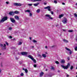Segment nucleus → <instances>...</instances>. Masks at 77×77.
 Returning <instances> with one entry per match:
<instances>
[{
  "label": "nucleus",
  "instance_id": "f257e3e1",
  "mask_svg": "<svg viewBox=\"0 0 77 77\" xmlns=\"http://www.w3.org/2000/svg\"><path fill=\"white\" fill-rule=\"evenodd\" d=\"M8 19V17H4L2 19L0 20V23H4L5 22V21L6 20H7Z\"/></svg>",
  "mask_w": 77,
  "mask_h": 77
},
{
  "label": "nucleus",
  "instance_id": "f03ea898",
  "mask_svg": "<svg viewBox=\"0 0 77 77\" xmlns=\"http://www.w3.org/2000/svg\"><path fill=\"white\" fill-rule=\"evenodd\" d=\"M69 66H70V64L69 63H68L67 65L66 66L63 65H61V66L63 68L66 69H68V67H69Z\"/></svg>",
  "mask_w": 77,
  "mask_h": 77
},
{
  "label": "nucleus",
  "instance_id": "7ed1b4c3",
  "mask_svg": "<svg viewBox=\"0 0 77 77\" xmlns=\"http://www.w3.org/2000/svg\"><path fill=\"white\" fill-rule=\"evenodd\" d=\"M28 57L29 58H30V59H31L32 60H33V62L34 63H36V60L34 59V58H33V57L32 56H31L30 55H29L28 56Z\"/></svg>",
  "mask_w": 77,
  "mask_h": 77
},
{
  "label": "nucleus",
  "instance_id": "20e7f679",
  "mask_svg": "<svg viewBox=\"0 0 77 77\" xmlns=\"http://www.w3.org/2000/svg\"><path fill=\"white\" fill-rule=\"evenodd\" d=\"M65 48L66 50L68 51L67 52V53L68 54H69L70 55H71V54H72V51H71V50L69 48Z\"/></svg>",
  "mask_w": 77,
  "mask_h": 77
},
{
  "label": "nucleus",
  "instance_id": "39448f33",
  "mask_svg": "<svg viewBox=\"0 0 77 77\" xmlns=\"http://www.w3.org/2000/svg\"><path fill=\"white\" fill-rule=\"evenodd\" d=\"M68 22V20L66 18H64L62 20V22L63 24H65L66 23H67V22Z\"/></svg>",
  "mask_w": 77,
  "mask_h": 77
},
{
  "label": "nucleus",
  "instance_id": "423d86ee",
  "mask_svg": "<svg viewBox=\"0 0 77 77\" xmlns=\"http://www.w3.org/2000/svg\"><path fill=\"white\" fill-rule=\"evenodd\" d=\"M4 46H3V45L2 44H1V47H2V49L4 50H5L6 48V44H4Z\"/></svg>",
  "mask_w": 77,
  "mask_h": 77
},
{
  "label": "nucleus",
  "instance_id": "0eeeda50",
  "mask_svg": "<svg viewBox=\"0 0 77 77\" xmlns=\"http://www.w3.org/2000/svg\"><path fill=\"white\" fill-rule=\"evenodd\" d=\"M51 8V7L50 6H48L47 7H46L44 8V9H48V11H51V10L50 9V8Z\"/></svg>",
  "mask_w": 77,
  "mask_h": 77
},
{
  "label": "nucleus",
  "instance_id": "6e6552de",
  "mask_svg": "<svg viewBox=\"0 0 77 77\" xmlns=\"http://www.w3.org/2000/svg\"><path fill=\"white\" fill-rule=\"evenodd\" d=\"M10 19L12 23H14L15 22V20H14V19L11 17Z\"/></svg>",
  "mask_w": 77,
  "mask_h": 77
},
{
  "label": "nucleus",
  "instance_id": "1a4fd4ad",
  "mask_svg": "<svg viewBox=\"0 0 77 77\" xmlns=\"http://www.w3.org/2000/svg\"><path fill=\"white\" fill-rule=\"evenodd\" d=\"M14 18L16 20H20V18L19 17V16L17 15H15L14 16Z\"/></svg>",
  "mask_w": 77,
  "mask_h": 77
},
{
  "label": "nucleus",
  "instance_id": "9d476101",
  "mask_svg": "<svg viewBox=\"0 0 77 77\" xmlns=\"http://www.w3.org/2000/svg\"><path fill=\"white\" fill-rule=\"evenodd\" d=\"M9 14L10 15L14 16V13L13 11H11L9 13Z\"/></svg>",
  "mask_w": 77,
  "mask_h": 77
},
{
  "label": "nucleus",
  "instance_id": "9b49d317",
  "mask_svg": "<svg viewBox=\"0 0 77 77\" xmlns=\"http://www.w3.org/2000/svg\"><path fill=\"white\" fill-rule=\"evenodd\" d=\"M21 54L23 55H26V54H27V52H21Z\"/></svg>",
  "mask_w": 77,
  "mask_h": 77
},
{
  "label": "nucleus",
  "instance_id": "f8f14e48",
  "mask_svg": "<svg viewBox=\"0 0 77 77\" xmlns=\"http://www.w3.org/2000/svg\"><path fill=\"white\" fill-rule=\"evenodd\" d=\"M63 41L64 42H65V43H68V42H69V41L67 40L64 39H63Z\"/></svg>",
  "mask_w": 77,
  "mask_h": 77
},
{
  "label": "nucleus",
  "instance_id": "ddd939ff",
  "mask_svg": "<svg viewBox=\"0 0 77 77\" xmlns=\"http://www.w3.org/2000/svg\"><path fill=\"white\" fill-rule=\"evenodd\" d=\"M61 63H65V60L62 59L61 60Z\"/></svg>",
  "mask_w": 77,
  "mask_h": 77
},
{
  "label": "nucleus",
  "instance_id": "4468645a",
  "mask_svg": "<svg viewBox=\"0 0 77 77\" xmlns=\"http://www.w3.org/2000/svg\"><path fill=\"white\" fill-rule=\"evenodd\" d=\"M14 14H20V12L17 11H16L14 12Z\"/></svg>",
  "mask_w": 77,
  "mask_h": 77
},
{
  "label": "nucleus",
  "instance_id": "2eb2a0df",
  "mask_svg": "<svg viewBox=\"0 0 77 77\" xmlns=\"http://www.w3.org/2000/svg\"><path fill=\"white\" fill-rule=\"evenodd\" d=\"M42 57H44V58H45L46 57V54H42Z\"/></svg>",
  "mask_w": 77,
  "mask_h": 77
},
{
  "label": "nucleus",
  "instance_id": "dca6fc26",
  "mask_svg": "<svg viewBox=\"0 0 77 77\" xmlns=\"http://www.w3.org/2000/svg\"><path fill=\"white\" fill-rule=\"evenodd\" d=\"M43 74H44V72H41L40 74V77H42V75H43Z\"/></svg>",
  "mask_w": 77,
  "mask_h": 77
},
{
  "label": "nucleus",
  "instance_id": "f3484780",
  "mask_svg": "<svg viewBox=\"0 0 77 77\" xmlns=\"http://www.w3.org/2000/svg\"><path fill=\"white\" fill-rule=\"evenodd\" d=\"M63 17V14H62L59 16V18H60L61 17Z\"/></svg>",
  "mask_w": 77,
  "mask_h": 77
},
{
  "label": "nucleus",
  "instance_id": "a211bd4d",
  "mask_svg": "<svg viewBox=\"0 0 77 77\" xmlns=\"http://www.w3.org/2000/svg\"><path fill=\"white\" fill-rule=\"evenodd\" d=\"M45 17H49V18L50 17H51V15H50L49 14H47L45 15Z\"/></svg>",
  "mask_w": 77,
  "mask_h": 77
},
{
  "label": "nucleus",
  "instance_id": "6ab92c4d",
  "mask_svg": "<svg viewBox=\"0 0 77 77\" xmlns=\"http://www.w3.org/2000/svg\"><path fill=\"white\" fill-rule=\"evenodd\" d=\"M41 0H32L31 2H35L36 1H41Z\"/></svg>",
  "mask_w": 77,
  "mask_h": 77
},
{
  "label": "nucleus",
  "instance_id": "aec40b11",
  "mask_svg": "<svg viewBox=\"0 0 77 77\" xmlns=\"http://www.w3.org/2000/svg\"><path fill=\"white\" fill-rule=\"evenodd\" d=\"M36 12L37 13H39L40 12V9H38L36 11Z\"/></svg>",
  "mask_w": 77,
  "mask_h": 77
},
{
  "label": "nucleus",
  "instance_id": "412c9836",
  "mask_svg": "<svg viewBox=\"0 0 77 77\" xmlns=\"http://www.w3.org/2000/svg\"><path fill=\"white\" fill-rule=\"evenodd\" d=\"M21 6V4L20 3H17V6Z\"/></svg>",
  "mask_w": 77,
  "mask_h": 77
},
{
  "label": "nucleus",
  "instance_id": "4be33fe9",
  "mask_svg": "<svg viewBox=\"0 0 77 77\" xmlns=\"http://www.w3.org/2000/svg\"><path fill=\"white\" fill-rule=\"evenodd\" d=\"M32 42L34 43H37V41L35 40H32Z\"/></svg>",
  "mask_w": 77,
  "mask_h": 77
},
{
  "label": "nucleus",
  "instance_id": "5701e85b",
  "mask_svg": "<svg viewBox=\"0 0 77 77\" xmlns=\"http://www.w3.org/2000/svg\"><path fill=\"white\" fill-rule=\"evenodd\" d=\"M38 5H39V3L33 4V5H34L35 6H38Z\"/></svg>",
  "mask_w": 77,
  "mask_h": 77
},
{
  "label": "nucleus",
  "instance_id": "b1692460",
  "mask_svg": "<svg viewBox=\"0 0 77 77\" xmlns=\"http://www.w3.org/2000/svg\"><path fill=\"white\" fill-rule=\"evenodd\" d=\"M25 12H30V10H27L25 11Z\"/></svg>",
  "mask_w": 77,
  "mask_h": 77
},
{
  "label": "nucleus",
  "instance_id": "393cba45",
  "mask_svg": "<svg viewBox=\"0 0 77 77\" xmlns=\"http://www.w3.org/2000/svg\"><path fill=\"white\" fill-rule=\"evenodd\" d=\"M68 32H69L70 33H71V32H73V30L71 29V30H69Z\"/></svg>",
  "mask_w": 77,
  "mask_h": 77
},
{
  "label": "nucleus",
  "instance_id": "a878e982",
  "mask_svg": "<svg viewBox=\"0 0 77 77\" xmlns=\"http://www.w3.org/2000/svg\"><path fill=\"white\" fill-rule=\"evenodd\" d=\"M25 71L26 72V73H27L28 72V70H27V69H25Z\"/></svg>",
  "mask_w": 77,
  "mask_h": 77
},
{
  "label": "nucleus",
  "instance_id": "bb28decb",
  "mask_svg": "<svg viewBox=\"0 0 77 77\" xmlns=\"http://www.w3.org/2000/svg\"><path fill=\"white\" fill-rule=\"evenodd\" d=\"M14 6H17V3H14L13 4Z\"/></svg>",
  "mask_w": 77,
  "mask_h": 77
},
{
  "label": "nucleus",
  "instance_id": "cd10ccee",
  "mask_svg": "<svg viewBox=\"0 0 77 77\" xmlns=\"http://www.w3.org/2000/svg\"><path fill=\"white\" fill-rule=\"evenodd\" d=\"M12 29V27H9L8 28V30H11Z\"/></svg>",
  "mask_w": 77,
  "mask_h": 77
},
{
  "label": "nucleus",
  "instance_id": "c85d7f7f",
  "mask_svg": "<svg viewBox=\"0 0 77 77\" xmlns=\"http://www.w3.org/2000/svg\"><path fill=\"white\" fill-rule=\"evenodd\" d=\"M20 76H24V73H21L20 74Z\"/></svg>",
  "mask_w": 77,
  "mask_h": 77
},
{
  "label": "nucleus",
  "instance_id": "c756f323",
  "mask_svg": "<svg viewBox=\"0 0 77 77\" xmlns=\"http://www.w3.org/2000/svg\"><path fill=\"white\" fill-rule=\"evenodd\" d=\"M21 44H22V42H20L19 43L18 45H21Z\"/></svg>",
  "mask_w": 77,
  "mask_h": 77
},
{
  "label": "nucleus",
  "instance_id": "7c9ffc66",
  "mask_svg": "<svg viewBox=\"0 0 77 77\" xmlns=\"http://www.w3.org/2000/svg\"><path fill=\"white\" fill-rule=\"evenodd\" d=\"M55 62L57 64H59V62L58 61H56Z\"/></svg>",
  "mask_w": 77,
  "mask_h": 77
},
{
  "label": "nucleus",
  "instance_id": "2f4dec72",
  "mask_svg": "<svg viewBox=\"0 0 77 77\" xmlns=\"http://www.w3.org/2000/svg\"><path fill=\"white\" fill-rule=\"evenodd\" d=\"M28 6H31L33 5V4H28Z\"/></svg>",
  "mask_w": 77,
  "mask_h": 77
},
{
  "label": "nucleus",
  "instance_id": "473e14b6",
  "mask_svg": "<svg viewBox=\"0 0 77 77\" xmlns=\"http://www.w3.org/2000/svg\"><path fill=\"white\" fill-rule=\"evenodd\" d=\"M29 15L30 17H32V14L31 13H30Z\"/></svg>",
  "mask_w": 77,
  "mask_h": 77
},
{
  "label": "nucleus",
  "instance_id": "72a5a7b5",
  "mask_svg": "<svg viewBox=\"0 0 77 77\" xmlns=\"http://www.w3.org/2000/svg\"><path fill=\"white\" fill-rule=\"evenodd\" d=\"M74 15L75 17H77V14H76L75 13L74 14Z\"/></svg>",
  "mask_w": 77,
  "mask_h": 77
},
{
  "label": "nucleus",
  "instance_id": "f704fd0d",
  "mask_svg": "<svg viewBox=\"0 0 77 77\" xmlns=\"http://www.w3.org/2000/svg\"><path fill=\"white\" fill-rule=\"evenodd\" d=\"M54 3L56 4L57 3V1L55 0L54 1Z\"/></svg>",
  "mask_w": 77,
  "mask_h": 77
},
{
  "label": "nucleus",
  "instance_id": "c9c22d12",
  "mask_svg": "<svg viewBox=\"0 0 77 77\" xmlns=\"http://www.w3.org/2000/svg\"><path fill=\"white\" fill-rule=\"evenodd\" d=\"M74 68V67L72 66H71L70 67V69H72Z\"/></svg>",
  "mask_w": 77,
  "mask_h": 77
},
{
  "label": "nucleus",
  "instance_id": "e433bc0d",
  "mask_svg": "<svg viewBox=\"0 0 77 77\" xmlns=\"http://www.w3.org/2000/svg\"><path fill=\"white\" fill-rule=\"evenodd\" d=\"M38 57H42V56H41V55L39 54H38Z\"/></svg>",
  "mask_w": 77,
  "mask_h": 77
},
{
  "label": "nucleus",
  "instance_id": "4c0bfd02",
  "mask_svg": "<svg viewBox=\"0 0 77 77\" xmlns=\"http://www.w3.org/2000/svg\"><path fill=\"white\" fill-rule=\"evenodd\" d=\"M51 69H53V70H54V67L53 66H51Z\"/></svg>",
  "mask_w": 77,
  "mask_h": 77
},
{
  "label": "nucleus",
  "instance_id": "58836bf2",
  "mask_svg": "<svg viewBox=\"0 0 77 77\" xmlns=\"http://www.w3.org/2000/svg\"><path fill=\"white\" fill-rule=\"evenodd\" d=\"M49 18L50 19V20H53V17H49Z\"/></svg>",
  "mask_w": 77,
  "mask_h": 77
},
{
  "label": "nucleus",
  "instance_id": "ea45409f",
  "mask_svg": "<svg viewBox=\"0 0 77 77\" xmlns=\"http://www.w3.org/2000/svg\"><path fill=\"white\" fill-rule=\"evenodd\" d=\"M5 3H6V4L7 5H8L9 4V3L8 2H5Z\"/></svg>",
  "mask_w": 77,
  "mask_h": 77
},
{
  "label": "nucleus",
  "instance_id": "a19ab883",
  "mask_svg": "<svg viewBox=\"0 0 77 77\" xmlns=\"http://www.w3.org/2000/svg\"><path fill=\"white\" fill-rule=\"evenodd\" d=\"M5 44L7 45H9V44H8V43L7 42H5Z\"/></svg>",
  "mask_w": 77,
  "mask_h": 77
},
{
  "label": "nucleus",
  "instance_id": "79ce46f5",
  "mask_svg": "<svg viewBox=\"0 0 77 77\" xmlns=\"http://www.w3.org/2000/svg\"><path fill=\"white\" fill-rule=\"evenodd\" d=\"M34 66L35 68H36V64L34 65Z\"/></svg>",
  "mask_w": 77,
  "mask_h": 77
},
{
  "label": "nucleus",
  "instance_id": "37998d69",
  "mask_svg": "<svg viewBox=\"0 0 77 77\" xmlns=\"http://www.w3.org/2000/svg\"><path fill=\"white\" fill-rule=\"evenodd\" d=\"M48 76L49 77H52V75H48Z\"/></svg>",
  "mask_w": 77,
  "mask_h": 77
},
{
  "label": "nucleus",
  "instance_id": "c03bdc74",
  "mask_svg": "<svg viewBox=\"0 0 77 77\" xmlns=\"http://www.w3.org/2000/svg\"><path fill=\"white\" fill-rule=\"evenodd\" d=\"M63 31V32H66V30L64 29H62Z\"/></svg>",
  "mask_w": 77,
  "mask_h": 77
},
{
  "label": "nucleus",
  "instance_id": "a18cd8bd",
  "mask_svg": "<svg viewBox=\"0 0 77 77\" xmlns=\"http://www.w3.org/2000/svg\"><path fill=\"white\" fill-rule=\"evenodd\" d=\"M15 59H16V60H18V58L17 57H15Z\"/></svg>",
  "mask_w": 77,
  "mask_h": 77
},
{
  "label": "nucleus",
  "instance_id": "49530a36",
  "mask_svg": "<svg viewBox=\"0 0 77 77\" xmlns=\"http://www.w3.org/2000/svg\"><path fill=\"white\" fill-rule=\"evenodd\" d=\"M9 38L11 39V38H12V37L11 36V35L9 36Z\"/></svg>",
  "mask_w": 77,
  "mask_h": 77
},
{
  "label": "nucleus",
  "instance_id": "de8ad7c7",
  "mask_svg": "<svg viewBox=\"0 0 77 77\" xmlns=\"http://www.w3.org/2000/svg\"><path fill=\"white\" fill-rule=\"evenodd\" d=\"M51 13L52 15H53V14H54V13H53V11H51Z\"/></svg>",
  "mask_w": 77,
  "mask_h": 77
},
{
  "label": "nucleus",
  "instance_id": "09e8293b",
  "mask_svg": "<svg viewBox=\"0 0 77 77\" xmlns=\"http://www.w3.org/2000/svg\"><path fill=\"white\" fill-rule=\"evenodd\" d=\"M75 40L77 41V36L75 38Z\"/></svg>",
  "mask_w": 77,
  "mask_h": 77
},
{
  "label": "nucleus",
  "instance_id": "8fccbe9b",
  "mask_svg": "<svg viewBox=\"0 0 77 77\" xmlns=\"http://www.w3.org/2000/svg\"><path fill=\"white\" fill-rule=\"evenodd\" d=\"M62 4L63 5H65V3L63 2L62 3Z\"/></svg>",
  "mask_w": 77,
  "mask_h": 77
},
{
  "label": "nucleus",
  "instance_id": "3c124183",
  "mask_svg": "<svg viewBox=\"0 0 77 77\" xmlns=\"http://www.w3.org/2000/svg\"><path fill=\"white\" fill-rule=\"evenodd\" d=\"M55 47V45H53V46H52L51 47H52V48H53V47Z\"/></svg>",
  "mask_w": 77,
  "mask_h": 77
},
{
  "label": "nucleus",
  "instance_id": "603ef678",
  "mask_svg": "<svg viewBox=\"0 0 77 77\" xmlns=\"http://www.w3.org/2000/svg\"><path fill=\"white\" fill-rule=\"evenodd\" d=\"M2 69H1L0 68V72H2Z\"/></svg>",
  "mask_w": 77,
  "mask_h": 77
},
{
  "label": "nucleus",
  "instance_id": "864d4df0",
  "mask_svg": "<svg viewBox=\"0 0 77 77\" xmlns=\"http://www.w3.org/2000/svg\"><path fill=\"white\" fill-rule=\"evenodd\" d=\"M67 59L68 60H69L70 59H69V57H68L67 58Z\"/></svg>",
  "mask_w": 77,
  "mask_h": 77
},
{
  "label": "nucleus",
  "instance_id": "5fc2aeb1",
  "mask_svg": "<svg viewBox=\"0 0 77 77\" xmlns=\"http://www.w3.org/2000/svg\"><path fill=\"white\" fill-rule=\"evenodd\" d=\"M29 39H30V40H32V38L30 37H29Z\"/></svg>",
  "mask_w": 77,
  "mask_h": 77
},
{
  "label": "nucleus",
  "instance_id": "6e6d98bb",
  "mask_svg": "<svg viewBox=\"0 0 77 77\" xmlns=\"http://www.w3.org/2000/svg\"><path fill=\"white\" fill-rule=\"evenodd\" d=\"M67 77H69V75H67Z\"/></svg>",
  "mask_w": 77,
  "mask_h": 77
},
{
  "label": "nucleus",
  "instance_id": "4d7b16f0",
  "mask_svg": "<svg viewBox=\"0 0 77 77\" xmlns=\"http://www.w3.org/2000/svg\"><path fill=\"white\" fill-rule=\"evenodd\" d=\"M44 5H47V3H44Z\"/></svg>",
  "mask_w": 77,
  "mask_h": 77
},
{
  "label": "nucleus",
  "instance_id": "13d9d810",
  "mask_svg": "<svg viewBox=\"0 0 77 77\" xmlns=\"http://www.w3.org/2000/svg\"><path fill=\"white\" fill-rule=\"evenodd\" d=\"M45 48H47V46H46L45 47Z\"/></svg>",
  "mask_w": 77,
  "mask_h": 77
},
{
  "label": "nucleus",
  "instance_id": "bf43d9fd",
  "mask_svg": "<svg viewBox=\"0 0 77 77\" xmlns=\"http://www.w3.org/2000/svg\"><path fill=\"white\" fill-rule=\"evenodd\" d=\"M32 48H34V46H32Z\"/></svg>",
  "mask_w": 77,
  "mask_h": 77
},
{
  "label": "nucleus",
  "instance_id": "052dcab7",
  "mask_svg": "<svg viewBox=\"0 0 77 77\" xmlns=\"http://www.w3.org/2000/svg\"><path fill=\"white\" fill-rule=\"evenodd\" d=\"M1 66H3V65H2V64H1Z\"/></svg>",
  "mask_w": 77,
  "mask_h": 77
},
{
  "label": "nucleus",
  "instance_id": "680f3d73",
  "mask_svg": "<svg viewBox=\"0 0 77 77\" xmlns=\"http://www.w3.org/2000/svg\"><path fill=\"white\" fill-rule=\"evenodd\" d=\"M23 70H25V69H24V68H23Z\"/></svg>",
  "mask_w": 77,
  "mask_h": 77
},
{
  "label": "nucleus",
  "instance_id": "e2e57ef3",
  "mask_svg": "<svg viewBox=\"0 0 77 77\" xmlns=\"http://www.w3.org/2000/svg\"><path fill=\"white\" fill-rule=\"evenodd\" d=\"M20 62H21V61H20L19 62V63L20 64H21V63H20Z\"/></svg>",
  "mask_w": 77,
  "mask_h": 77
},
{
  "label": "nucleus",
  "instance_id": "0e129e2a",
  "mask_svg": "<svg viewBox=\"0 0 77 77\" xmlns=\"http://www.w3.org/2000/svg\"><path fill=\"white\" fill-rule=\"evenodd\" d=\"M75 5H77V3H76Z\"/></svg>",
  "mask_w": 77,
  "mask_h": 77
},
{
  "label": "nucleus",
  "instance_id": "69168bd1",
  "mask_svg": "<svg viewBox=\"0 0 77 77\" xmlns=\"http://www.w3.org/2000/svg\"><path fill=\"white\" fill-rule=\"evenodd\" d=\"M46 71H47V69H46Z\"/></svg>",
  "mask_w": 77,
  "mask_h": 77
},
{
  "label": "nucleus",
  "instance_id": "338daca9",
  "mask_svg": "<svg viewBox=\"0 0 77 77\" xmlns=\"http://www.w3.org/2000/svg\"><path fill=\"white\" fill-rule=\"evenodd\" d=\"M2 54H0V55H1Z\"/></svg>",
  "mask_w": 77,
  "mask_h": 77
},
{
  "label": "nucleus",
  "instance_id": "774afa93",
  "mask_svg": "<svg viewBox=\"0 0 77 77\" xmlns=\"http://www.w3.org/2000/svg\"><path fill=\"white\" fill-rule=\"evenodd\" d=\"M76 77H77V75H76Z\"/></svg>",
  "mask_w": 77,
  "mask_h": 77
}]
</instances>
